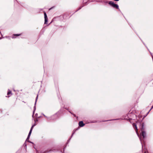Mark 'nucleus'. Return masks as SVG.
Wrapping results in <instances>:
<instances>
[{"label":"nucleus","instance_id":"obj_1","mask_svg":"<svg viewBox=\"0 0 153 153\" xmlns=\"http://www.w3.org/2000/svg\"><path fill=\"white\" fill-rule=\"evenodd\" d=\"M108 3L113 7L116 8L117 9L119 8L118 5L117 4H114L113 2L110 1Z\"/></svg>","mask_w":153,"mask_h":153},{"label":"nucleus","instance_id":"obj_2","mask_svg":"<svg viewBox=\"0 0 153 153\" xmlns=\"http://www.w3.org/2000/svg\"><path fill=\"white\" fill-rule=\"evenodd\" d=\"M141 135L143 136V138H144L146 137V133L145 131L143 130V128H141Z\"/></svg>","mask_w":153,"mask_h":153},{"label":"nucleus","instance_id":"obj_3","mask_svg":"<svg viewBox=\"0 0 153 153\" xmlns=\"http://www.w3.org/2000/svg\"><path fill=\"white\" fill-rule=\"evenodd\" d=\"M34 125H33L31 127V128L30 129V132H29V133L28 134L27 137V140L28 139H29L30 137V135H31V134L32 130L33 129V127H34Z\"/></svg>","mask_w":153,"mask_h":153},{"label":"nucleus","instance_id":"obj_4","mask_svg":"<svg viewBox=\"0 0 153 153\" xmlns=\"http://www.w3.org/2000/svg\"><path fill=\"white\" fill-rule=\"evenodd\" d=\"M133 126L134 128H135L136 132L137 134L139 136V134L138 133V129H137L136 125L135 123H133Z\"/></svg>","mask_w":153,"mask_h":153},{"label":"nucleus","instance_id":"obj_5","mask_svg":"<svg viewBox=\"0 0 153 153\" xmlns=\"http://www.w3.org/2000/svg\"><path fill=\"white\" fill-rule=\"evenodd\" d=\"M45 16V23L46 24L47 22H48V18L47 16V14L45 12L44 13Z\"/></svg>","mask_w":153,"mask_h":153},{"label":"nucleus","instance_id":"obj_6","mask_svg":"<svg viewBox=\"0 0 153 153\" xmlns=\"http://www.w3.org/2000/svg\"><path fill=\"white\" fill-rule=\"evenodd\" d=\"M79 125L81 127H83L84 126V124L83 123V122L81 121L79 123Z\"/></svg>","mask_w":153,"mask_h":153},{"label":"nucleus","instance_id":"obj_7","mask_svg":"<svg viewBox=\"0 0 153 153\" xmlns=\"http://www.w3.org/2000/svg\"><path fill=\"white\" fill-rule=\"evenodd\" d=\"M10 94H11V91L9 90L7 93V95H9Z\"/></svg>","mask_w":153,"mask_h":153},{"label":"nucleus","instance_id":"obj_8","mask_svg":"<svg viewBox=\"0 0 153 153\" xmlns=\"http://www.w3.org/2000/svg\"><path fill=\"white\" fill-rule=\"evenodd\" d=\"M38 96L37 95V97H36V101H37V99H38Z\"/></svg>","mask_w":153,"mask_h":153},{"label":"nucleus","instance_id":"obj_9","mask_svg":"<svg viewBox=\"0 0 153 153\" xmlns=\"http://www.w3.org/2000/svg\"><path fill=\"white\" fill-rule=\"evenodd\" d=\"M140 140L141 142H142V140H141V139L140 137Z\"/></svg>","mask_w":153,"mask_h":153},{"label":"nucleus","instance_id":"obj_10","mask_svg":"<svg viewBox=\"0 0 153 153\" xmlns=\"http://www.w3.org/2000/svg\"><path fill=\"white\" fill-rule=\"evenodd\" d=\"M114 0L115 1H119V0Z\"/></svg>","mask_w":153,"mask_h":153},{"label":"nucleus","instance_id":"obj_11","mask_svg":"<svg viewBox=\"0 0 153 153\" xmlns=\"http://www.w3.org/2000/svg\"><path fill=\"white\" fill-rule=\"evenodd\" d=\"M15 35L18 36H19V34H16V35Z\"/></svg>","mask_w":153,"mask_h":153},{"label":"nucleus","instance_id":"obj_12","mask_svg":"<svg viewBox=\"0 0 153 153\" xmlns=\"http://www.w3.org/2000/svg\"><path fill=\"white\" fill-rule=\"evenodd\" d=\"M153 108V105L152 107L151 108V109Z\"/></svg>","mask_w":153,"mask_h":153},{"label":"nucleus","instance_id":"obj_13","mask_svg":"<svg viewBox=\"0 0 153 153\" xmlns=\"http://www.w3.org/2000/svg\"><path fill=\"white\" fill-rule=\"evenodd\" d=\"M144 153H146V152H144Z\"/></svg>","mask_w":153,"mask_h":153}]
</instances>
